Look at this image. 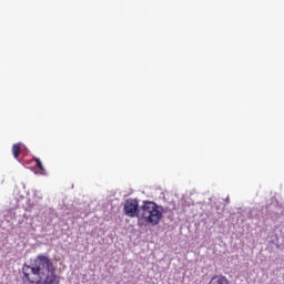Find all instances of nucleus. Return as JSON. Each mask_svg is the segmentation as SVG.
<instances>
[{
  "label": "nucleus",
  "mask_w": 284,
  "mask_h": 284,
  "mask_svg": "<svg viewBox=\"0 0 284 284\" xmlns=\"http://www.w3.org/2000/svg\"><path fill=\"white\" fill-rule=\"evenodd\" d=\"M22 274L28 282L23 284H60L61 278L57 275V268L45 255H38L31 265L24 264Z\"/></svg>",
  "instance_id": "obj_1"
},
{
  "label": "nucleus",
  "mask_w": 284,
  "mask_h": 284,
  "mask_svg": "<svg viewBox=\"0 0 284 284\" xmlns=\"http://www.w3.org/2000/svg\"><path fill=\"white\" fill-rule=\"evenodd\" d=\"M163 219V212H161V206L152 201H144L140 207L138 215V225L141 227L143 223H149V225H159Z\"/></svg>",
  "instance_id": "obj_2"
},
{
  "label": "nucleus",
  "mask_w": 284,
  "mask_h": 284,
  "mask_svg": "<svg viewBox=\"0 0 284 284\" xmlns=\"http://www.w3.org/2000/svg\"><path fill=\"white\" fill-rule=\"evenodd\" d=\"M139 212H141V209H139V202L136 200H126L124 204V214L130 219H139Z\"/></svg>",
  "instance_id": "obj_3"
},
{
  "label": "nucleus",
  "mask_w": 284,
  "mask_h": 284,
  "mask_svg": "<svg viewBox=\"0 0 284 284\" xmlns=\"http://www.w3.org/2000/svg\"><path fill=\"white\" fill-rule=\"evenodd\" d=\"M209 284H230V280L225 275H215L211 278Z\"/></svg>",
  "instance_id": "obj_4"
},
{
  "label": "nucleus",
  "mask_w": 284,
  "mask_h": 284,
  "mask_svg": "<svg viewBox=\"0 0 284 284\" xmlns=\"http://www.w3.org/2000/svg\"><path fill=\"white\" fill-rule=\"evenodd\" d=\"M19 154H21V143H16L12 145V155L14 159H19Z\"/></svg>",
  "instance_id": "obj_5"
},
{
  "label": "nucleus",
  "mask_w": 284,
  "mask_h": 284,
  "mask_svg": "<svg viewBox=\"0 0 284 284\" xmlns=\"http://www.w3.org/2000/svg\"><path fill=\"white\" fill-rule=\"evenodd\" d=\"M33 161H34V163H36V165H37V168H38V170H40V172H41L42 174H45V168L43 166V163L41 162V160H40L39 158L34 156V158H33Z\"/></svg>",
  "instance_id": "obj_6"
}]
</instances>
